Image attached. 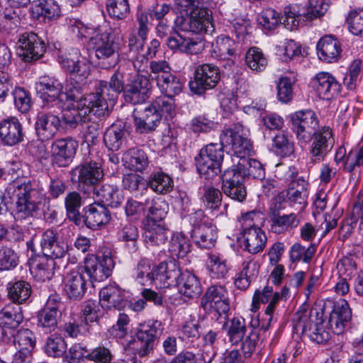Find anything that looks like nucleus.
<instances>
[{
  "instance_id": "7",
  "label": "nucleus",
  "mask_w": 363,
  "mask_h": 363,
  "mask_svg": "<svg viewBox=\"0 0 363 363\" xmlns=\"http://www.w3.org/2000/svg\"><path fill=\"white\" fill-rule=\"evenodd\" d=\"M291 129L298 141L308 142L318 127V119L310 109L296 111L291 116Z\"/></svg>"
},
{
  "instance_id": "3",
  "label": "nucleus",
  "mask_w": 363,
  "mask_h": 363,
  "mask_svg": "<svg viewBox=\"0 0 363 363\" xmlns=\"http://www.w3.org/2000/svg\"><path fill=\"white\" fill-rule=\"evenodd\" d=\"M164 330V325L157 320H149L140 324L135 333V342L140 345L137 349L140 357L148 356L153 351L155 340L162 335Z\"/></svg>"
},
{
  "instance_id": "47",
  "label": "nucleus",
  "mask_w": 363,
  "mask_h": 363,
  "mask_svg": "<svg viewBox=\"0 0 363 363\" xmlns=\"http://www.w3.org/2000/svg\"><path fill=\"white\" fill-rule=\"evenodd\" d=\"M32 11L38 18L43 17L49 20L57 19L61 15L60 6L55 0H38L35 2Z\"/></svg>"
},
{
  "instance_id": "53",
  "label": "nucleus",
  "mask_w": 363,
  "mask_h": 363,
  "mask_svg": "<svg viewBox=\"0 0 363 363\" xmlns=\"http://www.w3.org/2000/svg\"><path fill=\"white\" fill-rule=\"evenodd\" d=\"M245 63L250 69L259 72L265 69L267 60L259 48L254 47L247 52Z\"/></svg>"
},
{
  "instance_id": "29",
  "label": "nucleus",
  "mask_w": 363,
  "mask_h": 363,
  "mask_svg": "<svg viewBox=\"0 0 363 363\" xmlns=\"http://www.w3.org/2000/svg\"><path fill=\"white\" fill-rule=\"evenodd\" d=\"M175 285L179 294L189 299L196 298L202 294V286L199 278L188 270L181 273Z\"/></svg>"
},
{
  "instance_id": "45",
  "label": "nucleus",
  "mask_w": 363,
  "mask_h": 363,
  "mask_svg": "<svg viewBox=\"0 0 363 363\" xmlns=\"http://www.w3.org/2000/svg\"><path fill=\"white\" fill-rule=\"evenodd\" d=\"M99 84L106 91V96L111 101H116L118 95L124 92L125 84H124L123 74L119 71H116L111 77L108 82L104 80L98 82Z\"/></svg>"
},
{
  "instance_id": "25",
  "label": "nucleus",
  "mask_w": 363,
  "mask_h": 363,
  "mask_svg": "<svg viewBox=\"0 0 363 363\" xmlns=\"http://www.w3.org/2000/svg\"><path fill=\"white\" fill-rule=\"evenodd\" d=\"M166 44L172 50H179L191 55L201 52L204 48L201 40L193 39L178 33L169 36L166 40Z\"/></svg>"
},
{
  "instance_id": "2",
  "label": "nucleus",
  "mask_w": 363,
  "mask_h": 363,
  "mask_svg": "<svg viewBox=\"0 0 363 363\" xmlns=\"http://www.w3.org/2000/svg\"><path fill=\"white\" fill-rule=\"evenodd\" d=\"M62 84L54 77L44 76L37 84V90L41 99V108L51 110L53 113L60 111L64 106L62 97Z\"/></svg>"
},
{
  "instance_id": "34",
  "label": "nucleus",
  "mask_w": 363,
  "mask_h": 363,
  "mask_svg": "<svg viewBox=\"0 0 363 363\" xmlns=\"http://www.w3.org/2000/svg\"><path fill=\"white\" fill-rule=\"evenodd\" d=\"M190 13L191 17L182 25L184 30L194 33L213 31V24L206 9H200Z\"/></svg>"
},
{
  "instance_id": "24",
  "label": "nucleus",
  "mask_w": 363,
  "mask_h": 363,
  "mask_svg": "<svg viewBox=\"0 0 363 363\" xmlns=\"http://www.w3.org/2000/svg\"><path fill=\"white\" fill-rule=\"evenodd\" d=\"M77 147V141L72 138L55 140L51 147V152L55 162L60 167L67 166L74 157Z\"/></svg>"
},
{
  "instance_id": "21",
  "label": "nucleus",
  "mask_w": 363,
  "mask_h": 363,
  "mask_svg": "<svg viewBox=\"0 0 363 363\" xmlns=\"http://www.w3.org/2000/svg\"><path fill=\"white\" fill-rule=\"evenodd\" d=\"M182 272L175 260L162 262L154 267V282L160 288H168L175 285Z\"/></svg>"
},
{
  "instance_id": "17",
  "label": "nucleus",
  "mask_w": 363,
  "mask_h": 363,
  "mask_svg": "<svg viewBox=\"0 0 363 363\" xmlns=\"http://www.w3.org/2000/svg\"><path fill=\"white\" fill-rule=\"evenodd\" d=\"M21 55L25 62H33L40 59L45 52L44 41L33 32H26L18 39Z\"/></svg>"
},
{
  "instance_id": "26",
  "label": "nucleus",
  "mask_w": 363,
  "mask_h": 363,
  "mask_svg": "<svg viewBox=\"0 0 363 363\" xmlns=\"http://www.w3.org/2000/svg\"><path fill=\"white\" fill-rule=\"evenodd\" d=\"M245 228L241 235L242 236L245 250L250 254H257L265 247L267 238L265 233L259 227L250 225Z\"/></svg>"
},
{
  "instance_id": "60",
  "label": "nucleus",
  "mask_w": 363,
  "mask_h": 363,
  "mask_svg": "<svg viewBox=\"0 0 363 363\" xmlns=\"http://www.w3.org/2000/svg\"><path fill=\"white\" fill-rule=\"evenodd\" d=\"M172 179L164 173H157L150 178L148 185L155 192L165 194L172 188Z\"/></svg>"
},
{
  "instance_id": "10",
  "label": "nucleus",
  "mask_w": 363,
  "mask_h": 363,
  "mask_svg": "<svg viewBox=\"0 0 363 363\" xmlns=\"http://www.w3.org/2000/svg\"><path fill=\"white\" fill-rule=\"evenodd\" d=\"M104 178L101 166L96 162H85L77 166L72 171V179L78 183L81 190L85 188L94 190Z\"/></svg>"
},
{
  "instance_id": "61",
  "label": "nucleus",
  "mask_w": 363,
  "mask_h": 363,
  "mask_svg": "<svg viewBox=\"0 0 363 363\" xmlns=\"http://www.w3.org/2000/svg\"><path fill=\"white\" fill-rule=\"evenodd\" d=\"M157 84L165 95L172 97L182 91V82L179 78L172 73Z\"/></svg>"
},
{
  "instance_id": "19",
  "label": "nucleus",
  "mask_w": 363,
  "mask_h": 363,
  "mask_svg": "<svg viewBox=\"0 0 363 363\" xmlns=\"http://www.w3.org/2000/svg\"><path fill=\"white\" fill-rule=\"evenodd\" d=\"M83 218L85 225L96 230L108 225L111 220V214L105 204L94 202L83 209Z\"/></svg>"
},
{
  "instance_id": "12",
  "label": "nucleus",
  "mask_w": 363,
  "mask_h": 363,
  "mask_svg": "<svg viewBox=\"0 0 363 363\" xmlns=\"http://www.w3.org/2000/svg\"><path fill=\"white\" fill-rule=\"evenodd\" d=\"M221 178L222 191L226 196L240 203L246 200L247 189L245 181L232 167L224 170Z\"/></svg>"
},
{
  "instance_id": "52",
  "label": "nucleus",
  "mask_w": 363,
  "mask_h": 363,
  "mask_svg": "<svg viewBox=\"0 0 363 363\" xmlns=\"http://www.w3.org/2000/svg\"><path fill=\"white\" fill-rule=\"evenodd\" d=\"M67 344L60 335L54 334L49 336L43 347L47 355L52 357H61L66 352Z\"/></svg>"
},
{
  "instance_id": "48",
  "label": "nucleus",
  "mask_w": 363,
  "mask_h": 363,
  "mask_svg": "<svg viewBox=\"0 0 363 363\" xmlns=\"http://www.w3.org/2000/svg\"><path fill=\"white\" fill-rule=\"evenodd\" d=\"M216 44L220 59L226 61L223 66L225 68L231 67L234 65L233 57L235 56V41L228 36H220L217 38Z\"/></svg>"
},
{
  "instance_id": "55",
  "label": "nucleus",
  "mask_w": 363,
  "mask_h": 363,
  "mask_svg": "<svg viewBox=\"0 0 363 363\" xmlns=\"http://www.w3.org/2000/svg\"><path fill=\"white\" fill-rule=\"evenodd\" d=\"M0 318L11 328H17L23 321V315L19 306L13 303L5 306L0 311Z\"/></svg>"
},
{
  "instance_id": "27",
  "label": "nucleus",
  "mask_w": 363,
  "mask_h": 363,
  "mask_svg": "<svg viewBox=\"0 0 363 363\" xmlns=\"http://www.w3.org/2000/svg\"><path fill=\"white\" fill-rule=\"evenodd\" d=\"M351 317L352 311L346 301L342 300L335 304L328 320L332 332L336 335L342 334Z\"/></svg>"
},
{
  "instance_id": "64",
  "label": "nucleus",
  "mask_w": 363,
  "mask_h": 363,
  "mask_svg": "<svg viewBox=\"0 0 363 363\" xmlns=\"http://www.w3.org/2000/svg\"><path fill=\"white\" fill-rule=\"evenodd\" d=\"M18 264V257L13 249L7 246L0 247V271L11 270Z\"/></svg>"
},
{
  "instance_id": "46",
  "label": "nucleus",
  "mask_w": 363,
  "mask_h": 363,
  "mask_svg": "<svg viewBox=\"0 0 363 363\" xmlns=\"http://www.w3.org/2000/svg\"><path fill=\"white\" fill-rule=\"evenodd\" d=\"M8 297L13 303H25L31 295L30 284L23 280L9 282L7 285Z\"/></svg>"
},
{
  "instance_id": "5",
  "label": "nucleus",
  "mask_w": 363,
  "mask_h": 363,
  "mask_svg": "<svg viewBox=\"0 0 363 363\" xmlns=\"http://www.w3.org/2000/svg\"><path fill=\"white\" fill-rule=\"evenodd\" d=\"M243 132V125L235 123L223 129L220 137L222 145L231 146L234 153L240 159L246 158L252 150L251 141L244 136Z\"/></svg>"
},
{
  "instance_id": "32",
  "label": "nucleus",
  "mask_w": 363,
  "mask_h": 363,
  "mask_svg": "<svg viewBox=\"0 0 363 363\" xmlns=\"http://www.w3.org/2000/svg\"><path fill=\"white\" fill-rule=\"evenodd\" d=\"M169 230L164 223L143 222L144 241L148 247L160 246L168 238Z\"/></svg>"
},
{
  "instance_id": "6",
  "label": "nucleus",
  "mask_w": 363,
  "mask_h": 363,
  "mask_svg": "<svg viewBox=\"0 0 363 363\" xmlns=\"http://www.w3.org/2000/svg\"><path fill=\"white\" fill-rule=\"evenodd\" d=\"M243 132V125L235 123L223 129L220 137L222 145L231 146L234 153L240 159L246 158L252 150L251 141L244 136Z\"/></svg>"
},
{
  "instance_id": "31",
  "label": "nucleus",
  "mask_w": 363,
  "mask_h": 363,
  "mask_svg": "<svg viewBox=\"0 0 363 363\" xmlns=\"http://www.w3.org/2000/svg\"><path fill=\"white\" fill-rule=\"evenodd\" d=\"M93 194L101 201L102 204L111 208L119 207L124 201V196L119 188L113 184H103L93 190Z\"/></svg>"
},
{
  "instance_id": "15",
  "label": "nucleus",
  "mask_w": 363,
  "mask_h": 363,
  "mask_svg": "<svg viewBox=\"0 0 363 363\" xmlns=\"http://www.w3.org/2000/svg\"><path fill=\"white\" fill-rule=\"evenodd\" d=\"M116 101H111L106 96V91L97 84L94 91L84 97L82 106H86L89 111L99 118H106L109 116Z\"/></svg>"
},
{
  "instance_id": "57",
  "label": "nucleus",
  "mask_w": 363,
  "mask_h": 363,
  "mask_svg": "<svg viewBox=\"0 0 363 363\" xmlns=\"http://www.w3.org/2000/svg\"><path fill=\"white\" fill-rule=\"evenodd\" d=\"M315 251L316 247L314 245H311L306 248L300 243L296 242L291 247L290 259L293 262L302 261L305 263H309Z\"/></svg>"
},
{
  "instance_id": "44",
  "label": "nucleus",
  "mask_w": 363,
  "mask_h": 363,
  "mask_svg": "<svg viewBox=\"0 0 363 363\" xmlns=\"http://www.w3.org/2000/svg\"><path fill=\"white\" fill-rule=\"evenodd\" d=\"M55 262L46 256H40L34 259L30 270L35 277L42 281L51 279L54 275Z\"/></svg>"
},
{
  "instance_id": "36",
  "label": "nucleus",
  "mask_w": 363,
  "mask_h": 363,
  "mask_svg": "<svg viewBox=\"0 0 363 363\" xmlns=\"http://www.w3.org/2000/svg\"><path fill=\"white\" fill-rule=\"evenodd\" d=\"M99 297L102 308L111 309L123 307L124 291L116 284H109L103 287L99 292Z\"/></svg>"
},
{
  "instance_id": "22",
  "label": "nucleus",
  "mask_w": 363,
  "mask_h": 363,
  "mask_svg": "<svg viewBox=\"0 0 363 363\" xmlns=\"http://www.w3.org/2000/svg\"><path fill=\"white\" fill-rule=\"evenodd\" d=\"M313 87L318 96L324 100L335 98L342 89L341 84L328 72H319L313 79Z\"/></svg>"
},
{
  "instance_id": "37",
  "label": "nucleus",
  "mask_w": 363,
  "mask_h": 363,
  "mask_svg": "<svg viewBox=\"0 0 363 363\" xmlns=\"http://www.w3.org/2000/svg\"><path fill=\"white\" fill-rule=\"evenodd\" d=\"M128 135L124 124L114 123L105 131L104 142L109 150L117 151L126 143Z\"/></svg>"
},
{
  "instance_id": "62",
  "label": "nucleus",
  "mask_w": 363,
  "mask_h": 363,
  "mask_svg": "<svg viewBox=\"0 0 363 363\" xmlns=\"http://www.w3.org/2000/svg\"><path fill=\"white\" fill-rule=\"evenodd\" d=\"M246 333L245 321L242 318L235 317L230 320L228 334L230 342L236 345L244 337Z\"/></svg>"
},
{
  "instance_id": "59",
  "label": "nucleus",
  "mask_w": 363,
  "mask_h": 363,
  "mask_svg": "<svg viewBox=\"0 0 363 363\" xmlns=\"http://www.w3.org/2000/svg\"><path fill=\"white\" fill-rule=\"evenodd\" d=\"M257 22L264 29L272 30L281 23L280 13L273 9H266L258 15Z\"/></svg>"
},
{
  "instance_id": "58",
  "label": "nucleus",
  "mask_w": 363,
  "mask_h": 363,
  "mask_svg": "<svg viewBox=\"0 0 363 363\" xmlns=\"http://www.w3.org/2000/svg\"><path fill=\"white\" fill-rule=\"evenodd\" d=\"M106 10L109 16L117 20L125 18L130 13L128 0H107Z\"/></svg>"
},
{
  "instance_id": "41",
  "label": "nucleus",
  "mask_w": 363,
  "mask_h": 363,
  "mask_svg": "<svg viewBox=\"0 0 363 363\" xmlns=\"http://www.w3.org/2000/svg\"><path fill=\"white\" fill-rule=\"evenodd\" d=\"M259 271V264L257 261L251 259L243 262L235 279V286L241 290L247 289L257 278Z\"/></svg>"
},
{
  "instance_id": "28",
  "label": "nucleus",
  "mask_w": 363,
  "mask_h": 363,
  "mask_svg": "<svg viewBox=\"0 0 363 363\" xmlns=\"http://www.w3.org/2000/svg\"><path fill=\"white\" fill-rule=\"evenodd\" d=\"M351 317L352 311L346 301L342 300L335 304L328 320L332 332L336 335L342 334Z\"/></svg>"
},
{
  "instance_id": "8",
  "label": "nucleus",
  "mask_w": 363,
  "mask_h": 363,
  "mask_svg": "<svg viewBox=\"0 0 363 363\" xmlns=\"http://www.w3.org/2000/svg\"><path fill=\"white\" fill-rule=\"evenodd\" d=\"M58 62L69 72L71 80L84 83L90 74V66L77 49L73 48L65 55H59Z\"/></svg>"
},
{
  "instance_id": "23",
  "label": "nucleus",
  "mask_w": 363,
  "mask_h": 363,
  "mask_svg": "<svg viewBox=\"0 0 363 363\" xmlns=\"http://www.w3.org/2000/svg\"><path fill=\"white\" fill-rule=\"evenodd\" d=\"M60 125L61 121L55 113L40 112L35 123L36 134L40 140H48L55 136Z\"/></svg>"
},
{
  "instance_id": "30",
  "label": "nucleus",
  "mask_w": 363,
  "mask_h": 363,
  "mask_svg": "<svg viewBox=\"0 0 363 363\" xmlns=\"http://www.w3.org/2000/svg\"><path fill=\"white\" fill-rule=\"evenodd\" d=\"M319 59L327 63L336 62L340 57L342 48L340 43L332 35H325L317 44Z\"/></svg>"
},
{
  "instance_id": "9",
  "label": "nucleus",
  "mask_w": 363,
  "mask_h": 363,
  "mask_svg": "<svg viewBox=\"0 0 363 363\" xmlns=\"http://www.w3.org/2000/svg\"><path fill=\"white\" fill-rule=\"evenodd\" d=\"M220 79L218 67L212 64H203L196 67L194 78L189 82V88L196 94L214 88Z\"/></svg>"
},
{
  "instance_id": "54",
  "label": "nucleus",
  "mask_w": 363,
  "mask_h": 363,
  "mask_svg": "<svg viewBox=\"0 0 363 363\" xmlns=\"http://www.w3.org/2000/svg\"><path fill=\"white\" fill-rule=\"evenodd\" d=\"M197 170L206 179H212L221 172V164L213 160L200 156L196 160Z\"/></svg>"
},
{
  "instance_id": "38",
  "label": "nucleus",
  "mask_w": 363,
  "mask_h": 363,
  "mask_svg": "<svg viewBox=\"0 0 363 363\" xmlns=\"http://www.w3.org/2000/svg\"><path fill=\"white\" fill-rule=\"evenodd\" d=\"M308 187V182L303 179L291 181L285 191L287 201L291 205L298 204L301 209L305 208L307 205Z\"/></svg>"
},
{
  "instance_id": "20",
  "label": "nucleus",
  "mask_w": 363,
  "mask_h": 363,
  "mask_svg": "<svg viewBox=\"0 0 363 363\" xmlns=\"http://www.w3.org/2000/svg\"><path fill=\"white\" fill-rule=\"evenodd\" d=\"M133 116L136 130L140 133L154 130L161 121V114L158 113L150 104L144 108H135Z\"/></svg>"
},
{
  "instance_id": "13",
  "label": "nucleus",
  "mask_w": 363,
  "mask_h": 363,
  "mask_svg": "<svg viewBox=\"0 0 363 363\" xmlns=\"http://www.w3.org/2000/svg\"><path fill=\"white\" fill-rule=\"evenodd\" d=\"M113 267L114 262L111 257L91 255L85 259L82 269L91 281H102L111 276Z\"/></svg>"
},
{
  "instance_id": "42",
  "label": "nucleus",
  "mask_w": 363,
  "mask_h": 363,
  "mask_svg": "<svg viewBox=\"0 0 363 363\" xmlns=\"http://www.w3.org/2000/svg\"><path fill=\"white\" fill-rule=\"evenodd\" d=\"M235 171L245 180L246 177L262 179L264 176L262 164L254 159H239L237 164L233 165Z\"/></svg>"
},
{
  "instance_id": "14",
  "label": "nucleus",
  "mask_w": 363,
  "mask_h": 363,
  "mask_svg": "<svg viewBox=\"0 0 363 363\" xmlns=\"http://www.w3.org/2000/svg\"><path fill=\"white\" fill-rule=\"evenodd\" d=\"M150 83L148 78L137 74L125 84L124 101L133 105L144 103L150 97Z\"/></svg>"
},
{
  "instance_id": "40",
  "label": "nucleus",
  "mask_w": 363,
  "mask_h": 363,
  "mask_svg": "<svg viewBox=\"0 0 363 363\" xmlns=\"http://www.w3.org/2000/svg\"><path fill=\"white\" fill-rule=\"evenodd\" d=\"M298 213L279 214L269 218L271 231L276 234H284L296 228L301 222Z\"/></svg>"
},
{
  "instance_id": "39",
  "label": "nucleus",
  "mask_w": 363,
  "mask_h": 363,
  "mask_svg": "<svg viewBox=\"0 0 363 363\" xmlns=\"http://www.w3.org/2000/svg\"><path fill=\"white\" fill-rule=\"evenodd\" d=\"M122 161L125 168L133 172H143L149 165L146 152L137 147L126 150L123 153Z\"/></svg>"
},
{
  "instance_id": "63",
  "label": "nucleus",
  "mask_w": 363,
  "mask_h": 363,
  "mask_svg": "<svg viewBox=\"0 0 363 363\" xmlns=\"http://www.w3.org/2000/svg\"><path fill=\"white\" fill-rule=\"evenodd\" d=\"M134 274L138 283L145 285L154 281V269L151 271L150 261L143 259L134 269Z\"/></svg>"
},
{
  "instance_id": "18",
  "label": "nucleus",
  "mask_w": 363,
  "mask_h": 363,
  "mask_svg": "<svg viewBox=\"0 0 363 363\" xmlns=\"http://www.w3.org/2000/svg\"><path fill=\"white\" fill-rule=\"evenodd\" d=\"M64 291L71 300L79 301L86 291V281L83 275L82 267L72 269L67 272L63 279Z\"/></svg>"
},
{
  "instance_id": "35",
  "label": "nucleus",
  "mask_w": 363,
  "mask_h": 363,
  "mask_svg": "<svg viewBox=\"0 0 363 363\" xmlns=\"http://www.w3.org/2000/svg\"><path fill=\"white\" fill-rule=\"evenodd\" d=\"M191 238L201 248L209 249L215 245L217 232L212 224L201 223L192 229Z\"/></svg>"
},
{
  "instance_id": "16",
  "label": "nucleus",
  "mask_w": 363,
  "mask_h": 363,
  "mask_svg": "<svg viewBox=\"0 0 363 363\" xmlns=\"http://www.w3.org/2000/svg\"><path fill=\"white\" fill-rule=\"evenodd\" d=\"M201 306L205 311L215 310L218 313H226L230 309L228 291L220 285L208 288L201 301Z\"/></svg>"
},
{
  "instance_id": "4",
  "label": "nucleus",
  "mask_w": 363,
  "mask_h": 363,
  "mask_svg": "<svg viewBox=\"0 0 363 363\" xmlns=\"http://www.w3.org/2000/svg\"><path fill=\"white\" fill-rule=\"evenodd\" d=\"M88 45L100 60H109V66L116 65L119 60L118 46L111 33H98L91 37Z\"/></svg>"
},
{
  "instance_id": "11",
  "label": "nucleus",
  "mask_w": 363,
  "mask_h": 363,
  "mask_svg": "<svg viewBox=\"0 0 363 363\" xmlns=\"http://www.w3.org/2000/svg\"><path fill=\"white\" fill-rule=\"evenodd\" d=\"M311 140L312 143L309 153L311 161L313 163L320 162L324 160L334 145L335 139L332 130L329 127L324 126L313 132Z\"/></svg>"
},
{
  "instance_id": "33",
  "label": "nucleus",
  "mask_w": 363,
  "mask_h": 363,
  "mask_svg": "<svg viewBox=\"0 0 363 363\" xmlns=\"http://www.w3.org/2000/svg\"><path fill=\"white\" fill-rule=\"evenodd\" d=\"M24 137L23 128L18 119L11 118L0 123V138L7 145H15L21 143Z\"/></svg>"
},
{
  "instance_id": "50",
  "label": "nucleus",
  "mask_w": 363,
  "mask_h": 363,
  "mask_svg": "<svg viewBox=\"0 0 363 363\" xmlns=\"http://www.w3.org/2000/svg\"><path fill=\"white\" fill-rule=\"evenodd\" d=\"M82 205V199L80 194L73 191L69 192L65 198V206L68 218L77 225L81 222L79 208Z\"/></svg>"
},
{
  "instance_id": "56",
  "label": "nucleus",
  "mask_w": 363,
  "mask_h": 363,
  "mask_svg": "<svg viewBox=\"0 0 363 363\" xmlns=\"http://www.w3.org/2000/svg\"><path fill=\"white\" fill-rule=\"evenodd\" d=\"M62 316L41 309L37 315L38 328H40L45 333H52L57 328L58 323L61 320Z\"/></svg>"
},
{
  "instance_id": "43",
  "label": "nucleus",
  "mask_w": 363,
  "mask_h": 363,
  "mask_svg": "<svg viewBox=\"0 0 363 363\" xmlns=\"http://www.w3.org/2000/svg\"><path fill=\"white\" fill-rule=\"evenodd\" d=\"M313 310L307 303L302 304L293 317L294 329L296 333L306 335L314 323L311 320Z\"/></svg>"
},
{
  "instance_id": "49",
  "label": "nucleus",
  "mask_w": 363,
  "mask_h": 363,
  "mask_svg": "<svg viewBox=\"0 0 363 363\" xmlns=\"http://www.w3.org/2000/svg\"><path fill=\"white\" fill-rule=\"evenodd\" d=\"M148 211L144 223H164L163 219L167 213L168 206L160 198H154L149 201Z\"/></svg>"
},
{
  "instance_id": "51",
  "label": "nucleus",
  "mask_w": 363,
  "mask_h": 363,
  "mask_svg": "<svg viewBox=\"0 0 363 363\" xmlns=\"http://www.w3.org/2000/svg\"><path fill=\"white\" fill-rule=\"evenodd\" d=\"M168 250L173 260L175 258L184 257L190 251V244L188 238L180 233L173 235L169 243Z\"/></svg>"
},
{
  "instance_id": "1",
  "label": "nucleus",
  "mask_w": 363,
  "mask_h": 363,
  "mask_svg": "<svg viewBox=\"0 0 363 363\" xmlns=\"http://www.w3.org/2000/svg\"><path fill=\"white\" fill-rule=\"evenodd\" d=\"M9 196L17 198L16 213L22 218L32 216L40 203L37 190L30 180L13 181L6 188Z\"/></svg>"
}]
</instances>
